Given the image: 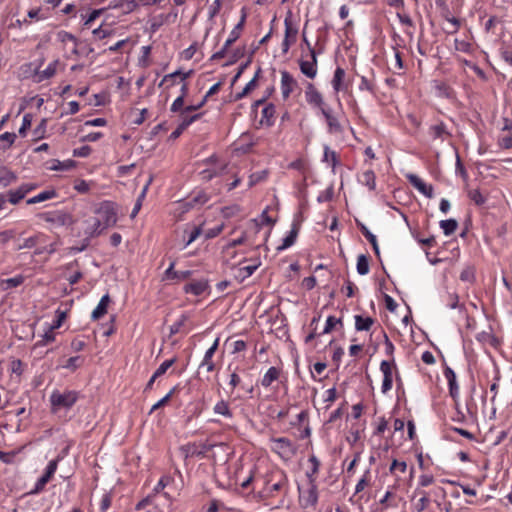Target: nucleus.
I'll list each match as a JSON object with an SVG mask.
<instances>
[{"mask_svg":"<svg viewBox=\"0 0 512 512\" xmlns=\"http://www.w3.org/2000/svg\"><path fill=\"white\" fill-rule=\"evenodd\" d=\"M288 478L283 470L272 472L265 481V487L260 492L263 497H272L276 492L286 489Z\"/></svg>","mask_w":512,"mask_h":512,"instance_id":"nucleus-1","label":"nucleus"},{"mask_svg":"<svg viewBox=\"0 0 512 512\" xmlns=\"http://www.w3.org/2000/svg\"><path fill=\"white\" fill-rule=\"evenodd\" d=\"M78 400V393L76 391L67 390L64 392H60L55 390L50 395V403L52 406V410L56 412L61 408L69 409L71 408Z\"/></svg>","mask_w":512,"mask_h":512,"instance_id":"nucleus-2","label":"nucleus"},{"mask_svg":"<svg viewBox=\"0 0 512 512\" xmlns=\"http://www.w3.org/2000/svg\"><path fill=\"white\" fill-rule=\"evenodd\" d=\"M38 218L55 228L69 226L73 223L72 215L65 210L42 212L38 214Z\"/></svg>","mask_w":512,"mask_h":512,"instance_id":"nucleus-3","label":"nucleus"},{"mask_svg":"<svg viewBox=\"0 0 512 512\" xmlns=\"http://www.w3.org/2000/svg\"><path fill=\"white\" fill-rule=\"evenodd\" d=\"M96 213L99 215V218L94 223L97 227L107 228L114 226L117 222V214L112 202L106 201L101 203Z\"/></svg>","mask_w":512,"mask_h":512,"instance_id":"nucleus-4","label":"nucleus"},{"mask_svg":"<svg viewBox=\"0 0 512 512\" xmlns=\"http://www.w3.org/2000/svg\"><path fill=\"white\" fill-rule=\"evenodd\" d=\"M271 450L283 460H290L297 452L296 445L286 437L272 438Z\"/></svg>","mask_w":512,"mask_h":512,"instance_id":"nucleus-5","label":"nucleus"},{"mask_svg":"<svg viewBox=\"0 0 512 512\" xmlns=\"http://www.w3.org/2000/svg\"><path fill=\"white\" fill-rule=\"evenodd\" d=\"M245 21H246V14L243 13L240 18V21L237 23V25L231 31V33H230L228 39L225 41L223 47L211 56V58H210L211 61H217V60L225 57L228 48L240 37V34L244 27Z\"/></svg>","mask_w":512,"mask_h":512,"instance_id":"nucleus-6","label":"nucleus"},{"mask_svg":"<svg viewBox=\"0 0 512 512\" xmlns=\"http://www.w3.org/2000/svg\"><path fill=\"white\" fill-rule=\"evenodd\" d=\"M285 33L281 44L282 53L287 54L290 47L297 41L298 28L293 25L291 14L284 19Z\"/></svg>","mask_w":512,"mask_h":512,"instance_id":"nucleus-7","label":"nucleus"},{"mask_svg":"<svg viewBox=\"0 0 512 512\" xmlns=\"http://www.w3.org/2000/svg\"><path fill=\"white\" fill-rule=\"evenodd\" d=\"M322 116L324 117L326 124H327V130L330 134H342L344 131V128L340 122V119L337 114H335L329 106L323 107V109L320 111Z\"/></svg>","mask_w":512,"mask_h":512,"instance_id":"nucleus-8","label":"nucleus"},{"mask_svg":"<svg viewBox=\"0 0 512 512\" xmlns=\"http://www.w3.org/2000/svg\"><path fill=\"white\" fill-rule=\"evenodd\" d=\"M305 100L313 108L320 111L326 107L322 94L317 90L313 83L308 82L305 86Z\"/></svg>","mask_w":512,"mask_h":512,"instance_id":"nucleus-9","label":"nucleus"},{"mask_svg":"<svg viewBox=\"0 0 512 512\" xmlns=\"http://www.w3.org/2000/svg\"><path fill=\"white\" fill-rule=\"evenodd\" d=\"M58 461L57 460H51L45 470V473L37 480L34 489L30 492L31 494H38L40 493L46 484L50 481V479L53 477L54 473L57 470Z\"/></svg>","mask_w":512,"mask_h":512,"instance_id":"nucleus-10","label":"nucleus"},{"mask_svg":"<svg viewBox=\"0 0 512 512\" xmlns=\"http://www.w3.org/2000/svg\"><path fill=\"white\" fill-rule=\"evenodd\" d=\"M297 80L286 70L281 71V94L284 100H287L291 93L297 88Z\"/></svg>","mask_w":512,"mask_h":512,"instance_id":"nucleus-11","label":"nucleus"},{"mask_svg":"<svg viewBox=\"0 0 512 512\" xmlns=\"http://www.w3.org/2000/svg\"><path fill=\"white\" fill-rule=\"evenodd\" d=\"M310 60H299V68L302 74L309 79H314L317 75V54L315 49H311Z\"/></svg>","mask_w":512,"mask_h":512,"instance_id":"nucleus-12","label":"nucleus"},{"mask_svg":"<svg viewBox=\"0 0 512 512\" xmlns=\"http://www.w3.org/2000/svg\"><path fill=\"white\" fill-rule=\"evenodd\" d=\"M406 178L409 181V183L421 194H423L427 198H433L434 189L432 185L425 183L419 176L412 173L407 174Z\"/></svg>","mask_w":512,"mask_h":512,"instance_id":"nucleus-13","label":"nucleus"},{"mask_svg":"<svg viewBox=\"0 0 512 512\" xmlns=\"http://www.w3.org/2000/svg\"><path fill=\"white\" fill-rule=\"evenodd\" d=\"M392 369H393V361L390 362L387 360H383L381 362L380 370L383 373V382H382V386H381V391L383 394H386L392 388V383H393Z\"/></svg>","mask_w":512,"mask_h":512,"instance_id":"nucleus-14","label":"nucleus"},{"mask_svg":"<svg viewBox=\"0 0 512 512\" xmlns=\"http://www.w3.org/2000/svg\"><path fill=\"white\" fill-rule=\"evenodd\" d=\"M300 501L305 508L316 505L318 501L316 483H309V487L306 490L300 491Z\"/></svg>","mask_w":512,"mask_h":512,"instance_id":"nucleus-15","label":"nucleus"},{"mask_svg":"<svg viewBox=\"0 0 512 512\" xmlns=\"http://www.w3.org/2000/svg\"><path fill=\"white\" fill-rule=\"evenodd\" d=\"M219 339L217 338L212 346L205 352L203 360L199 365L200 369H205L207 372H213L215 370V363L213 361V356L218 349Z\"/></svg>","mask_w":512,"mask_h":512,"instance_id":"nucleus-16","label":"nucleus"},{"mask_svg":"<svg viewBox=\"0 0 512 512\" xmlns=\"http://www.w3.org/2000/svg\"><path fill=\"white\" fill-rule=\"evenodd\" d=\"M192 74H193V70H189L186 72H184L182 70H176L173 73L166 74L158 86L162 87L164 84H166V89H169L170 87H172L176 84V78L179 77L180 81L187 80Z\"/></svg>","mask_w":512,"mask_h":512,"instance_id":"nucleus-17","label":"nucleus"},{"mask_svg":"<svg viewBox=\"0 0 512 512\" xmlns=\"http://www.w3.org/2000/svg\"><path fill=\"white\" fill-rule=\"evenodd\" d=\"M444 376L448 382L450 396L456 400L459 396V386L456 381V374L452 368L446 366L444 369Z\"/></svg>","mask_w":512,"mask_h":512,"instance_id":"nucleus-18","label":"nucleus"},{"mask_svg":"<svg viewBox=\"0 0 512 512\" xmlns=\"http://www.w3.org/2000/svg\"><path fill=\"white\" fill-rule=\"evenodd\" d=\"M429 134L434 140L439 139L441 141H445L450 137V133L443 122H439L435 125H432L429 128Z\"/></svg>","mask_w":512,"mask_h":512,"instance_id":"nucleus-19","label":"nucleus"},{"mask_svg":"<svg viewBox=\"0 0 512 512\" xmlns=\"http://www.w3.org/2000/svg\"><path fill=\"white\" fill-rule=\"evenodd\" d=\"M110 301H111V299H110L109 294L103 295L101 297L98 305L93 310V312L91 314V318L93 320H98L101 317H103L107 313V308H108V305H109Z\"/></svg>","mask_w":512,"mask_h":512,"instance_id":"nucleus-20","label":"nucleus"},{"mask_svg":"<svg viewBox=\"0 0 512 512\" xmlns=\"http://www.w3.org/2000/svg\"><path fill=\"white\" fill-rule=\"evenodd\" d=\"M208 288V283L205 280H199L186 284L184 290L186 293H191L195 296L203 294Z\"/></svg>","mask_w":512,"mask_h":512,"instance_id":"nucleus-21","label":"nucleus"},{"mask_svg":"<svg viewBox=\"0 0 512 512\" xmlns=\"http://www.w3.org/2000/svg\"><path fill=\"white\" fill-rule=\"evenodd\" d=\"M17 181V175L9 170L8 168L2 166L0 167V187L6 188L9 185L15 183Z\"/></svg>","mask_w":512,"mask_h":512,"instance_id":"nucleus-22","label":"nucleus"},{"mask_svg":"<svg viewBox=\"0 0 512 512\" xmlns=\"http://www.w3.org/2000/svg\"><path fill=\"white\" fill-rule=\"evenodd\" d=\"M276 108L273 104H267L262 109V117L260 119L261 125L271 126L274 123Z\"/></svg>","mask_w":512,"mask_h":512,"instance_id":"nucleus-23","label":"nucleus"},{"mask_svg":"<svg viewBox=\"0 0 512 512\" xmlns=\"http://www.w3.org/2000/svg\"><path fill=\"white\" fill-rule=\"evenodd\" d=\"M299 232V225L296 223H293L292 228L289 232V234L283 239V243L277 248L279 251L285 250L292 246L297 238Z\"/></svg>","mask_w":512,"mask_h":512,"instance_id":"nucleus-24","label":"nucleus"},{"mask_svg":"<svg viewBox=\"0 0 512 512\" xmlns=\"http://www.w3.org/2000/svg\"><path fill=\"white\" fill-rule=\"evenodd\" d=\"M55 197H57L56 190L49 189V190L42 191L39 194H37L36 196L29 198L27 200V204L32 205V204H36V203H40V202H44V201L53 199Z\"/></svg>","mask_w":512,"mask_h":512,"instance_id":"nucleus-25","label":"nucleus"},{"mask_svg":"<svg viewBox=\"0 0 512 512\" xmlns=\"http://www.w3.org/2000/svg\"><path fill=\"white\" fill-rule=\"evenodd\" d=\"M308 461L311 464V468L306 472V477L308 478L309 483H316V475L319 472L321 463L315 455H311Z\"/></svg>","mask_w":512,"mask_h":512,"instance_id":"nucleus-26","label":"nucleus"},{"mask_svg":"<svg viewBox=\"0 0 512 512\" xmlns=\"http://www.w3.org/2000/svg\"><path fill=\"white\" fill-rule=\"evenodd\" d=\"M280 372L279 368L274 366L270 367L264 374L261 380V385L265 388L269 387L274 381L278 380Z\"/></svg>","mask_w":512,"mask_h":512,"instance_id":"nucleus-27","label":"nucleus"},{"mask_svg":"<svg viewBox=\"0 0 512 512\" xmlns=\"http://www.w3.org/2000/svg\"><path fill=\"white\" fill-rule=\"evenodd\" d=\"M213 411L215 414L217 415H221L225 418H228V419H231L233 417V413L229 407V404L227 401L225 400H220L218 401L214 407H213Z\"/></svg>","mask_w":512,"mask_h":512,"instance_id":"nucleus-28","label":"nucleus"},{"mask_svg":"<svg viewBox=\"0 0 512 512\" xmlns=\"http://www.w3.org/2000/svg\"><path fill=\"white\" fill-rule=\"evenodd\" d=\"M202 233L200 226H193L191 229L186 228L184 230V248L194 242Z\"/></svg>","mask_w":512,"mask_h":512,"instance_id":"nucleus-29","label":"nucleus"},{"mask_svg":"<svg viewBox=\"0 0 512 512\" xmlns=\"http://www.w3.org/2000/svg\"><path fill=\"white\" fill-rule=\"evenodd\" d=\"M415 495H420V498L415 504V510L417 512L424 511L430 504L429 494L424 490L416 489L414 492Z\"/></svg>","mask_w":512,"mask_h":512,"instance_id":"nucleus-30","label":"nucleus"},{"mask_svg":"<svg viewBox=\"0 0 512 512\" xmlns=\"http://www.w3.org/2000/svg\"><path fill=\"white\" fill-rule=\"evenodd\" d=\"M373 324L374 319L372 317L355 316V328L357 331H369Z\"/></svg>","mask_w":512,"mask_h":512,"instance_id":"nucleus-31","label":"nucleus"},{"mask_svg":"<svg viewBox=\"0 0 512 512\" xmlns=\"http://www.w3.org/2000/svg\"><path fill=\"white\" fill-rule=\"evenodd\" d=\"M359 181L361 184L367 186L370 190H374L376 187V177L375 173L372 170L364 171L360 175Z\"/></svg>","mask_w":512,"mask_h":512,"instance_id":"nucleus-32","label":"nucleus"},{"mask_svg":"<svg viewBox=\"0 0 512 512\" xmlns=\"http://www.w3.org/2000/svg\"><path fill=\"white\" fill-rule=\"evenodd\" d=\"M345 78V70L341 67H337L332 79V87L336 93L343 89V80Z\"/></svg>","mask_w":512,"mask_h":512,"instance_id":"nucleus-33","label":"nucleus"},{"mask_svg":"<svg viewBox=\"0 0 512 512\" xmlns=\"http://www.w3.org/2000/svg\"><path fill=\"white\" fill-rule=\"evenodd\" d=\"M58 61L55 60L51 62L44 70L37 72L38 82H41L43 80L49 79L53 77L56 73V67H57Z\"/></svg>","mask_w":512,"mask_h":512,"instance_id":"nucleus-34","label":"nucleus"},{"mask_svg":"<svg viewBox=\"0 0 512 512\" xmlns=\"http://www.w3.org/2000/svg\"><path fill=\"white\" fill-rule=\"evenodd\" d=\"M24 282V277L22 275H17L13 278L4 279L1 281V287L3 290H9L11 288L18 287L22 285Z\"/></svg>","mask_w":512,"mask_h":512,"instance_id":"nucleus-35","label":"nucleus"},{"mask_svg":"<svg viewBox=\"0 0 512 512\" xmlns=\"http://www.w3.org/2000/svg\"><path fill=\"white\" fill-rule=\"evenodd\" d=\"M75 166V162L73 160L59 161L53 160L52 165L49 167L50 170L54 171H65L70 170Z\"/></svg>","mask_w":512,"mask_h":512,"instance_id":"nucleus-36","label":"nucleus"},{"mask_svg":"<svg viewBox=\"0 0 512 512\" xmlns=\"http://www.w3.org/2000/svg\"><path fill=\"white\" fill-rule=\"evenodd\" d=\"M260 71H261V69L258 68L255 76L246 84V86L243 88V90L236 95V97H235L236 100L242 99L256 87V81H257Z\"/></svg>","mask_w":512,"mask_h":512,"instance_id":"nucleus-37","label":"nucleus"},{"mask_svg":"<svg viewBox=\"0 0 512 512\" xmlns=\"http://www.w3.org/2000/svg\"><path fill=\"white\" fill-rule=\"evenodd\" d=\"M440 227L443 229L444 234L449 236L456 231L458 223L455 219L442 220L440 221Z\"/></svg>","mask_w":512,"mask_h":512,"instance_id":"nucleus-38","label":"nucleus"},{"mask_svg":"<svg viewBox=\"0 0 512 512\" xmlns=\"http://www.w3.org/2000/svg\"><path fill=\"white\" fill-rule=\"evenodd\" d=\"M357 272L360 275H366L369 273V260L364 254H360L357 258Z\"/></svg>","mask_w":512,"mask_h":512,"instance_id":"nucleus-39","label":"nucleus"},{"mask_svg":"<svg viewBox=\"0 0 512 512\" xmlns=\"http://www.w3.org/2000/svg\"><path fill=\"white\" fill-rule=\"evenodd\" d=\"M184 102H185V98L183 97V95H179L173 101V103L170 107V111L173 113H181V115L186 114L187 111H184V108L186 107V106H184Z\"/></svg>","mask_w":512,"mask_h":512,"instance_id":"nucleus-40","label":"nucleus"},{"mask_svg":"<svg viewBox=\"0 0 512 512\" xmlns=\"http://www.w3.org/2000/svg\"><path fill=\"white\" fill-rule=\"evenodd\" d=\"M177 391V387H173L163 398H161L158 402H156L150 410V414L154 412L155 410L162 408L165 406L171 399V397L174 395V393Z\"/></svg>","mask_w":512,"mask_h":512,"instance_id":"nucleus-41","label":"nucleus"},{"mask_svg":"<svg viewBox=\"0 0 512 512\" xmlns=\"http://www.w3.org/2000/svg\"><path fill=\"white\" fill-rule=\"evenodd\" d=\"M7 195L8 201L13 205L18 204L25 197L20 187L15 190H9Z\"/></svg>","mask_w":512,"mask_h":512,"instance_id":"nucleus-42","label":"nucleus"},{"mask_svg":"<svg viewBox=\"0 0 512 512\" xmlns=\"http://www.w3.org/2000/svg\"><path fill=\"white\" fill-rule=\"evenodd\" d=\"M339 324V325H343L342 323V319L341 318H336L334 316H329L326 320V325L324 327V330L322 332V334H328L330 333L334 328L335 326Z\"/></svg>","mask_w":512,"mask_h":512,"instance_id":"nucleus-43","label":"nucleus"},{"mask_svg":"<svg viewBox=\"0 0 512 512\" xmlns=\"http://www.w3.org/2000/svg\"><path fill=\"white\" fill-rule=\"evenodd\" d=\"M176 359H169L165 360L161 365L156 369V371L153 373L154 378H159L163 374L166 373V371L175 363Z\"/></svg>","mask_w":512,"mask_h":512,"instance_id":"nucleus-44","label":"nucleus"},{"mask_svg":"<svg viewBox=\"0 0 512 512\" xmlns=\"http://www.w3.org/2000/svg\"><path fill=\"white\" fill-rule=\"evenodd\" d=\"M407 470V463L405 461H398L397 459H394L390 465L389 472L391 474H395L396 471H399L400 473H405Z\"/></svg>","mask_w":512,"mask_h":512,"instance_id":"nucleus-45","label":"nucleus"},{"mask_svg":"<svg viewBox=\"0 0 512 512\" xmlns=\"http://www.w3.org/2000/svg\"><path fill=\"white\" fill-rule=\"evenodd\" d=\"M188 320V316L186 314H182L175 323L170 326V335H175L181 331L182 326H184L185 322Z\"/></svg>","mask_w":512,"mask_h":512,"instance_id":"nucleus-46","label":"nucleus"},{"mask_svg":"<svg viewBox=\"0 0 512 512\" xmlns=\"http://www.w3.org/2000/svg\"><path fill=\"white\" fill-rule=\"evenodd\" d=\"M468 195L469 198L478 206H481L486 202L485 196H483L478 189L470 190Z\"/></svg>","mask_w":512,"mask_h":512,"instance_id":"nucleus-47","label":"nucleus"},{"mask_svg":"<svg viewBox=\"0 0 512 512\" xmlns=\"http://www.w3.org/2000/svg\"><path fill=\"white\" fill-rule=\"evenodd\" d=\"M258 268V265H248V266H244V267H240L238 269V277H240L242 280H244L245 278H248L250 277L254 272L255 270Z\"/></svg>","mask_w":512,"mask_h":512,"instance_id":"nucleus-48","label":"nucleus"},{"mask_svg":"<svg viewBox=\"0 0 512 512\" xmlns=\"http://www.w3.org/2000/svg\"><path fill=\"white\" fill-rule=\"evenodd\" d=\"M82 362L83 360L80 356L70 357L63 365V367L74 371L81 366Z\"/></svg>","mask_w":512,"mask_h":512,"instance_id":"nucleus-49","label":"nucleus"},{"mask_svg":"<svg viewBox=\"0 0 512 512\" xmlns=\"http://www.w3.org/2000/svg\"><path fill=\"white\" fill-rule=\"evenodd\" d=\"M324 161L331 162L332 167H335L338 162L336 152L330 150L328 146L324 147Z\"/></svg>","mask_w":512,"mask_h":512,"instance_id":"nucleus-50","label":"nucleus"},{"mask_svg":"<svg viewBox=\"0 0 512 512\" xmlns=\"http://www.w3.org/2000/svg\"><path fill=\"white\" fill-rule=\"evenodd\" d=\"M55 340V334L53 333V330L49 327V330L44 333L42 336V339L39 340L35 346H45L48 343H51Z\"/></svg>","mask_w":512,"mask_h":512,"instance_id":"nucleus-51","label":"nucleus"},{"mask_svg":"<svg viewBox=\"0 0 512 512\" xmlns=\"http://www.w3.org/2000/svg\"><path fill=\"white\" fill-rule=\"evenodd\" d=\"M31 123H32V115L25 114L22 119V125L18 131L21 136L26 135V131L31 127Z\"/></svg>","mask_w":512,"mask_h":512,"instance_id":"nucleus-52","label":"nucleus"},{"mask_svg":"<svg viewBox=\"0 0 512 512\" xmlns=\"http://www.w3.org/2000/svg\"><path fill=\"white\" fill-rule=\"evenodd\" d=\"M57 36H58V39L62 43H66L67 41H71V42L74 43V45H78L77 38L73 34L67 32V31H63L62 30V31L58 32Z\"/></svg>","mask_w":512,"mask_h":512,"instance_id":"nucleus-53","label":"nucleus"},{"mask_svg":"<svg viewBox=\"0 0 512 512\" xmlns=\"http://www.w3.org/2000/svg\"><path fill=\"white\" fill-rule=\"evenodd\" d=\"M267 174L268 173L266 170H262V171L251 174L250 180H249V185L253 186L256 183L263 181L264 179H266Z\"/></svg>","mask_w":512,"mask_h":512,"instance_id":"nucleus-54","label":"nucleus"},{"mask_svg":"<svg viewBox=\"0 0 512 512\" xmlns=\"http://www.w3.org/2000/svg\"><path fill=\"white\" fill-rule=\"evenodd\" d=\"M370 471L366 470L363 477L358 481L355 487V493H359L365 489L369 482Z\"/></svg>","mask_w":512,"mask_h":512,"instance_id":"nucleus-55","label":"nucleus"},{"mask_svg":"<svg viewBox=\"0 0 512 512\" xmlns=\"http://www.w3.org/2000/svg\"><path fill=\"white\" fill-rule=\"evenodd\" d=\"M224 225H216L215 227H212L205 231V238L206 239H212L217 237L222 231H223Z\"/></svg>","mask_w":512,"mask_h":512,"instance_id":"nucleus-56","label":"nucleus"},{"mask_svg":"<svg viewBox=\"0 0 512 512\" xmlns=\"http://www.w3.org/2000/svg\"><path fill=\"white\" fill-rule=\"evenodd\" d=\"M39 237L40 236L36 235V236H31V237L25 239L23 244L19 245L18 250L25 249V248L30 249V248L35 247L39 241Z\"/></svg>","mask_w":512,"mask_h":512,"instance_id":"nucleus-57","label":"nucleus"},{"mask_svg":"<svg viewBox=\"0 0 512 512\" xmlns=\"http://www.w3.org/2000/svg\"><path fill=\"white\" fill-rule=\"evenodd\" d=\"M92 152V148L88 145L76 148L73 150V156L75 157H88Z\"/></svg>","mask_w":512,"mask_h":512,"instance_id":"nucleus-58","label":"nucleus"},{"mask_svg":"<svg viewBox=\"0 0 512 512\" xmlns=\"http://www.w3.org/2000/svg\"><path fill=\"white\" fill-rule=\"evenodd\" d=\"M435 481V478L431 474H422L419 477V486L420 487H428L432 485Z\"/></svg>","mask_w":512,"mask_h":512,"instance_id":"nucleus-59","label":"nucleus"},{"mask_svg":"<svg viewBox=\"0 0 512 512\" xmlns=\"http://www.w3.org/2000/svg\"><path fill=\"white\" fill-rule=\"evenodd\" d=\"M249 239L248 231H245L239 238L234 239L228 243L229 248H234L236 246L242 245Z\"/></svg>","mask_w":512,"mask_h":512,"instance_id":"nucleus-60","label":"nucleus"},{"mask_svg":"<svg viewBox=\"0 0 512 512\" xmlns=\"http://www.w3.org/2000/svg\"><path fill=\"white\" fill-rule=\"evenodd\" d=\"M15 236L14 230H5L0 232V244L4 245L7 242H9L11 239H13Z\"/></svg>","mask_w":512,"mask_h":512,"instance_id":"nucleus-61","label":"nucleus"},{"mask_svg":"<svg viewBox=\"0 0 512 512\" xmlns=\"http://www.w3.org/2000/svg\"><path fill=\"white\" fill-rule=\"evenodd\" d=\"M111 502H112V499H111L110 494H108V493L104 494L101 499V502H100V511L106 512L110 508Z\"/></svg>","mask_w":512,"mask_h":512,"instance_id":"nucleus-62","label":"nucleus"},{"mask_svg":"<svg viewBox=\"0 0 512 512\" xmlns=\"http://www.w3.org/2000/svg\"><path fill=\"white\" fill-rule=\"evenodd\" d=\"M460 279L465 282H472L474 279V270L470 267L465 268L460 274Z\"/></svg>","mask_w":512,"mask_h":512,"instance_id":"nucleus-63","label":"nucleus"},{"mask_svg":"<svg viewBox=\"0 0 512 512\" xmlns=\"http://www.w3.org/2000/svg\"><path fill=\"white\" fill-rule=\"evenodd\" d=\"M104 9H96V10H93L89 16L87 17V19L85 20L84 22V25L85 26H89L93 21H95L102 13H103Z\"/></svg>","mask_w":512,"mask_h":512,"instance_id":"nucleus-64","label":"nucleus"}]
</instances>
